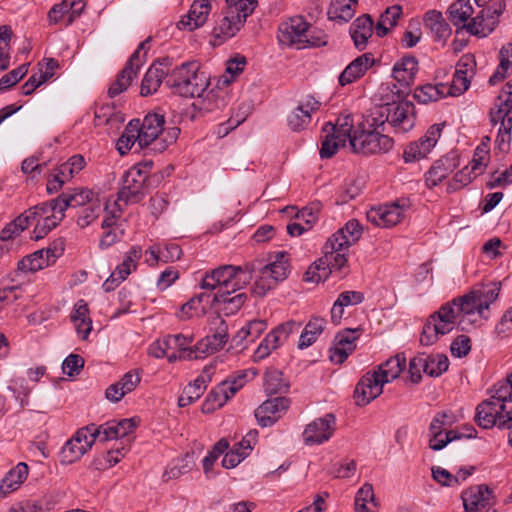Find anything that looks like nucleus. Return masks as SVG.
Returning <instances> with one entry per match:
<instances>
[{
	"mask_svg": "<svg viewBox=\"0 0 512 512\" xmlns=\"http://www.w3.org/2000/svg\"><path fill=\"white\" fill-rule=\"evenodd\" d=\"M28 68L25 64L13 69L0 79V91L4 92L16 85L27 73Z\"/></svg>",
	"mask_w": 512,
	"mask_h": 512,
	"instance_id": "nucleus-64",
	"label": "nucleus"
},
{
	"mask_svg": "<svg viewBox=\"0 0 512 512\" xmlns=\"http://www.w3.org/2000/svg\"><path fill=\"white\" fill-rule=\"evenodd\" d=\"M49 265L44 250L40 249L20 260L18 262V269L23 272H35Z\"/></svg>",
	"mask_w": 512,
	"mask_h": 512,
	"instance_id": "nucleus-49",
	"label": "nucleus"
},
{
	"mask_svg": "<svg viewBox=\"0 0 512 512\" xmlns=\"http://www.w3.org/2000/svg\"><path fill=\"white\" fill-rule=\"evenodd\" d=\"M448 94L449 92L447 90V84L427 83L415 89L414 98L419 103L427 104L430 102H436L446 96H449Z\"/></svg>",
	"mask_w": 512,
	"mask_h": 512,
	"instance_id": "nucleus-35",
	"label": "nucleus"
},
{
	"mask_svg": "<svg viewBox=\"0 0 512 512\" xmlns=\"http://www.w3.org/2000/svg\"><path fill=\"white\" fill-rule=\"evenodd\" d=\"M227 8L223 18L214 27L216 38L224 39L233 37L244 25L257 5L256 0H226Z\"/></svg>",
	"mask_w": 512,
	"mask_h": 512,
	"instance_id": "nucleus-6",
	"label": "nucleus"
},
{
	"mask_svg": "<svg viewBox=\"0 0 512 512\" xmlns=\"http://www.w3.org/2000/svg\"><path fill=\"white\" fill-rule=\"evenodd\" d=\"M29 226L30 222L27 219V215L22 213L4 226L0 232V240L3 242L12 240L19 236Z\"/></svg>",
	"mask_w": 512,
	"mask_h": 512,
	"instance_id": "nucleus-50",
	"label": "nucleus"
},
{
	"mask_svg": "<svg viewBox=\"0 0 512 512\" xmlns=\"http://www.w3.org/2000/svg\"><path fill=\"white\" fill-rule=\"evenodd\" d=\"M228 326L220 320L219 326L212 335H208L196 343V350L200 351L201 358L221 350L228 341Z\"/></svg>",
	"mask_w": 512,
	"mask_h": 512,
	"instance_id": "nucleus-27",
	"label": "nucleus"
},
{
	"mask_svg": "<svg viewBox=\"0 0 512 512\" xmlns=\"http://www.w3.org/2000/svg\"><path fill=\"white\" fill-rule=\"evenodd\" d=\"M256 270L255 262L246 263L243 266L222 265L206 272L200 287L204 290H217L212 296L211 304L221 305V310L225 314L232 315L241 309L247 300V295L241 292L230 297L231 293L248 285Z\"/></svg>",
	"mask_w": 512,
	"mask_h": 512,
	"instance_id": "nucleus-1",
	"label": "nucleus"
},
{
	"mask_svg": "<svg viewBox=\"0 0 512 512\" xmlns=\"http://www.w3.org/2000/svg\"><path fill=\"white\" fill-rule=\"evenodd\" d=\"M164 124V115L158 112L148 113L142 121L138 119L136 130L139 131V147H154L164 132Z\"/></svg>",
	"mask_w": 512,
	"mask_h": 512,
	"instance_id": "nucleus-18",
	"label": "nucleus"
},
{
	"mask_svg": "<svg viewBox=\"0 0 512 512\" xmlns=\"http://www.w3.org/2000/svg\"><path fill=\"white\" fill-rule=\"evenodd\" d=\"M373 20L370 15L358 17L350 26V35L357 49L363 50L373 34Z\"/></svg>",
	"mask_w": 512,
	"mask_h": 512,
	"instance_id": "nucleus-30",
	"label": "nucleus"
},
{
	"mask_svg": "<svg viewBox=\"0 0 512 512\" xmlns=\"http://www.w3.org/2000/svg\"><path fill=\"white\" fill-rule=\"evenodd\" d=\"M146 172L138 166L127 170L122 176V186L117 193V202L124 206L140 202L145 197Z\"/></svg>",
	"mask_w": 512,
	"mask_h": 512,
	"instance_id": "nucleus-13",
	"label": "nucleus"
},
{
	"mask_svg": "<svg viewBox=\"0 0 512 512\" xmlns=\"http://www.w3.org/2000/svg\"><path fill=\"white\" fill-rule=\"evenodd\" d=\"M171 60L169 58L157 59L145 73L140 87V94L143 97L155 93L164 79L167 80Z\"/></svg>",
	"mask_w": 512,
	"mask_h": 512,
	"instance_id": "nucleus-22",
	"label": "nucleus"
},
{
	"mask_svg": "<svg viewBox=\"0 0 512 512\" xmlns=\"http://www.w3.org/2000/svg\"><path fill=\"white\" fill-rule=\"evenodd\" d=\"M405 205L399 202L386 204L378 208H372L367 213V218L376 226L393 227L401 222L404 217Z\"/></svg>",
	"mask_w": 512,
	"mask_h": 512,
	"instance_id": "nucleus-24",
	"label": "nucleus"
},
{
	"mask_svg": "<svg viewBox=\"0 0 512 512\" xmlns=\"http://www.w3.org/2000/svg\"><path fill=\"white\" fill-rule=\"evenodd\" d=\"M152 38L148 37L142 41L137 49L132 53L124 68L118 74L115 81L108 88V95L114 98L126 91L131 85L134 78L137 76L140 68L146 62L147 53L150 49V42Z\"/></svg>",
	"mask_w": 512,
	"mask_h": 512,
	"instance_id": "nucleus-9",
	"label": "nucleus"
},
{
	"mask_svg": "<svg viewBox=\"0 0 512 512\" xmlns=\"http://www.w3.org/2000/svg\"><path fill=\"white\" fill-rule=\"evenodd\" d=\"M336 429V417L328 413L309 423L304 432L303 439L307 445L322 444L328 441Z\"/></svg>",
	"mask_w": 512,
	"mask_h": 512,
	"instance_id": "nucleus-19",
	"label": "nucleus"
},
{
	"mask_svg": "<svg viewBox=\"0 0 512 512\" xmlns=\"http://www.w3.org/2000/svg\"><path fill=\"white\" fill-rule=\"evenodd\" d=\"M385 105L376 108L366 120V130L383 134L386 131L385 125L388 119H385Z\"/></svg>",
	"mask_w": 512,
	"mask_h": 512,
	"instance_id": "nucleus-60",
	"label": "nucleus"
},
{
	"mask_svg": "<svg viewBox=\"0 0 512 512\" xmlns=\"http://www.w3.org/2000/svg\"><path fill=\"white\" fill-rule=\"evenodd\" d=\"M374 62L375 59L371 53L358 56L339 75V84L346 86L360 79L373 66Z\"/></svg>",
	"mask_w": 512,
	"mask_h": 512,
	"instance_id": "nucleus-26",
	"label": "nucleus"
},
{
	"mask_svg": "<svg viewBox=\"0 0 512 512\" xmlns=\"http://www.w3.org/2000/svg\"><path fill=\"white\" fill-rule=\"evenodd\" d=\"M290 406V399L286 397H274L264 401L256 410L255 417L261 427H270L274 425L281 413L285 412Z\"/></svg>",
	"mask_w": 512,
	"mask_h": 512,
	"instance_id": "nucleus-23",
	"label": "nucleus"
},
{
	"mask_svg": "<svg viewBox=\"0 0 512 512\" xmlns=\"http://www.w3.org/2000/svg\"><path fill=\"white\" fill-rule=\"evenodd\" d=\"M100 213L101 205L100 202L96 200L81 210L77 217V224L81 228H85L94 222L100 216Z\"/></svg>",
	"mask_w": 512,
	"mask_h": 512,
	"instance_id": "nucleus-62",
	"label": "nucleus"
},
{
	"mask_svg": "<svg viewBox=\"0 0 512 512\" xmlns=\"http://www.w3.org/2000/svg\"><path fill=\"white\" fill-rule=\"evenodd\" d=\"M187 458L188 456L171 462L163 473V480L167 482L188 473L191 470V465Z\"/></svg>",
	"mask_w": 512,
	"mask_h": 512,
	"instance_id": "nucleus-59",
	"label": "nucleus"
},
{
	"mask_svg": "<svg viewBox=\"0 0 512 512\" xmlns=\"http://www.w3.org/2000/svg\"><path fill=\"white\" fill-rule=\"evenodd\" d=\"M323 132H332L338 138H344L346 142L348 140L352 151L362 155L388 152L394 145V140L390 136L366 130L364 122H359L355 126L353 116L350 114L340 115L335 124L326 123Z\"/></svg>",
	"mask_w": 512,
	"mask_h": 512,
	"instance_id": "nucleus-3",
	"label": "nucleus"
},
{
	"mask_svg": "<svg viewBox=\"0 0 512 512\" xmlns=\"http://www.w3.org/2000/svg\"><path fill=\"white\" fill-rule=\"evenodd\" d=\"M418 71V61L413 56H405L393 67V77L403 87H409Z\"/></svg>",
	"mask_w": 512,
	"mask_h": 512,
	"instance_id": "nucleus-32",
	"label": "nucleus"
},
{
	"mask_svg": "<svg viewBox=\"0 0 512 512\" xmlns=\"http://www.w3.org/2000/svg\"><path fill=\"white\" fill-rule=\"evenodd\" d=\"M137 125L138 119H132L118 139L116 148L121 155L127 154L136 142L139 144V131L136 130Z\"/></svg>",
	"mask_w": 512,
	"mask_h": 512,
	"instance_id": "nucleus-46",
	"label": "nucleus"
},
{
	"mask_svg": "<svg viewBox=\"0 0 512 512\" xmlns=\"http://www.w3.org/2000/svg\"><path fill=\"white\" fill-rule=\"evenodd\" d=\"M169 342L171 345L170 349H174L180 352V357L183 360H193L201 358L199 350H196V344L190 347L193 338L190 336H184L182 334L169 335Z\"/></svg>",
	"mask_w": 512,
	"mask_h": 512,
	"instance_id": "nucleus-43",
	"label": "nucleus"
},
{
	"mask_svg": "<svg viewBox=\"0 0 512 512\" xmlns=\"http://www.w3.org/2000/svg\"><path fill=\"white\" fill-rule=\"evenodd\" d=\"M277 37L280 44L297 49L327 44V35L312 27L302 16H294L282 22L279 25Z\"/></svg>",
	"mask_w": 512,
	"mask_h": 512,
	"instance_id": "nucleus-4",
	"label": "nucleus"
},
{
	"mask_svg": "<svg viewBox=\"0 0 512 512\" xmlns=\"http://www.w3.org/2000/svg\"><path fill=\"white\" fill-rule=\"evenodd\" d=\"M64 217L65 214H58L52 217H44L43 219L38 220L33 229L31 238L35 241L43 239L52 229L60 224Z\"/></svg>",
	"mask_w": 512,
	"mask_h": 512,
	"instance_id": "nucleus-54",
	"label": "nucleus"
},
{
	"mask_svg": "<svg viewBox=\"0 0 512 512\" xmlns=\"http://www.w3.org/2000/svg\"><path fill=\"white\" fill-rule=\"evenodd\" d=\"M348 247L337 241L336 237H330L323 247V257L315 265V269L322 270V274H316L310 267L305 274L306 281L319 282L332 270H342L347 264L346 250Z\"/></svg>",
	"mask_w": 512,
	"mask_h": 512,
	"instance_id": "nucleus-8",
	"label": "nucleus"
},
{
	"mask_svg": "<svg viewBox=\"0 0 512 512\" xmlns=\"http://www.w3.org/2000/svg\"><path fill=\"white\" fill-rule=\"evenodd\" d=\"M498 123L500 126L495 143L500 152L507 153L510 150L512 121L500 117Z\"/></svg>",
	"mask_w": 512,
	"mask_h": 512,
	"instance_id": "nucleus-58",
	"label": "nucleus"
},
{
	"mask_svg": "<svg viewBox=\"0 0 512 512\" xmlns=\"http://www.w3.org/2000/svg\"><path fill=\"white\" fill-rule=\"evenodd\" d=\"M27 215L28 221L31 223L38 218L52 217L54 215L63 214L59 196L50 201L37 204L23 212Z\"/></svg>",
	"mask_w": 512,
	"mask_h": 512,
	"instance_id": "nucleus-38",
	"label": "nucleus"
},
{
	"mask_svg": "<svg viewBox=\"0 0 512 512\" xmlns=\"http://www.w3.org/2000/svg\"><path fill=\"white\" fill-rule=\"evenodd\" d=\"M125 206L121 203L115 201L114 208L109 211L108 205L105 206L106 216L102 221L101 228L102 229H125L123 226V222L120 220L121 214L123 212V208Z\"/></svg>",
	"mask_w": 512,
	"mask_h": 512,
	"instance_id": "nucleus-55",
	"label": "nucleus"
},
{
	"mask_svg": "<svg viewBox=\"0 0 512 512\" xmlns=\"http://www.w3.org/2000/svg\"><path fill=\"white\" fill-rule=\"evenodd\" d=\"M29 467L26 463L20 462L10 469L0 481V497L17 490L28 476Z\"/></svg>",
	"mask_w": 512,
	"mask_h": 512,
	"instance_id": "nucleus-31",
	"label": "nucleus"
},
{
	"mask_svg": "<svg viewBox=\"0 0 512 512\" xmlns=\"http://www.w3.org/2000/svg\"><path fill=\"white\" fill-rule=\"evenodd\" d=\"M476 174L468 167L465 166L460 171H458L453 177L452 181H450L447 185V192L454 193L459 189L467 186L472 182L473 179L476 178Z\"/></svg>",
	"mask_w": 512,
	"mask_h": 512,
	"instance_id": "nucleus-61",
	"label": "nucleus"
},
{
	"mask_svg": "<svg viewBox=\"0 0 512 512\" xmlns=\"http://www.w3.org/2000/svg\"><path fill=\"white\" fill-rule=\"evenodd\" d=\"M466 512H482L490 510L496 503L493 491L487 485L470 487L461 494Z\"/></svg>",
	"mask_w": 512,
	"mask_h": 512,
	"instance_id": "nucleus-20",
	"label": "nucleus"
},
{
	"mask_svg": "<svg viewBox=\"0 0 512 512\" xmlns=\"http://www.w3.org/2000/svg\"><path fill=\"white\" fill-rule=\"evenodd\" d=\"M199 63L188 61L174 69L169 68L165 84L171 91L185 98L200 97L208 88L209 82L203 72L199 71Z\"/></svg>",
	"mask_w": 512,
	"mask_h": 512,
	"instance_id": "nucleus-5",
	"label": "nucleus"
},
{
	"mask_svg": "<svg viewBox=\"0 0 512 512\" xmlns=\"http://www.w3.org/2000/svg\"><path fill=\"white\" fill-rule=\"evenodd\" d=\"M362 234V227L356 219L349 220L345 226L336 231L331 237H336L337 241L346 247L356 243Z\"/></svg>",
	"mask_w": 512,
	"mask_h": 512,
	"instance_id": "nucleus-44",
	"label": "nucleus"
},
{
	"mask_svg": "<svg viewBox=\"0 0 512 512\" xmlns=\"http://www.w3.org/2000/svg\"><path fill=\"white\" fill-rule=\"evenodd\" d=\"M356 5L357 0H333L328 11L329 18L347 22L354 16Z\"/></svg>",
	"mask_w": 512,
	"mask_h": 512,
	"instance_id": "nucleus-47",
	"label": "nucleus"
},
{
	"mask_svg": "<svg viewBox=\"0 0 512 512\" xmlns=\"http://www.w3.org/2000/svg\"><path fill=\"white\" fill-rule=\"evenodd\" d=\"M444 125V123L431 125L424 136L407 145L403 152L404 161L409 163L425 158L441 137Z\"/></svg>",
	"mask_w": 512,
	"mask_h": 512,
	"instance_id": "nucleus-16",
	"label": "nucleus"
},
{
	"mask_svg": "<svg viewBox=\"0 0 512 512\" xmlns=\"http://www.w3.org/2000/svg\"><path fill=\"white\" fill-rule=\"evenodd\" d=\"M385 119L396 133H406L415 126V105L410 101L385 104Z\"/></svg>",
	"mask_w": 512,
	"mask_h": 512,
	"instance_id": "nucleus-14",
	"label": "nucleus"
},
{
	"mask_svg": "<svg viewBox=\"0 0 512 512\" xmlns=\"http://www.w3.org/2000/svg\"><path fill=\"white\" fill-rule=\"evenodd\" d=\"M473 13V8L470 0H456L452 3L448 9V15L450 22L460 28L467 30V21L470 19Z\"/></svg>",
	"mask_w": 512,
	"mask_h": 512,
	"instance_id": "nucleus-37",
	"label": "nucleus"
},
{
	"mask_svg": "<svg viewBox=\"0 0 512 512\" xmlns=\"http://www.w3.org/2000/svg\"><path fill=\"white\" fill-rule=\"evenodd\" d=\"M456 309L450 302H446L431 314L423 326L420 335V343L423 346H430L436 343L439 336L450 333L456 325Z\"/></svg>",
	"mask_w": 512,
	"mask_h": 512,
	"instance_id": "nucleus-7",
	"label": "nucleus"
},
{
	"mask_svg": "<svg viewBox=\"0 0 512 512\" xmlns=\"http://www.w3.org/2000/svg\"><path fill=\"white\" fill-rule=\"evenodd\" d=\"M301 327V323L295 320H289L278 325L258 345L254 352V361H260L268 357L271 352L280 347L289 337L290 334L297 332Z\"/></svg>",
	"mask_w": 512,
	"mask_h": 512,
	"instance_id": "nucleus-15",
	"label": "nucleus"
},
{
	"mask_svg": "<svg viewBox=\"0 0 512 512\" xmlns=\"http://www.w3.org/2000/svg\"><path fill=\"white\" fill-rule=\"evenodd\" d=\"M289 272L288 254L286 252H278L275 255L274 261L259 268V275L254 282L253 292L258 296H264L279 282L285 280Z\"/></svg>",
	"mask_w": 512,
	"mask_h": 512,
	"instance_id": "nucleus-10",
	"label": "nucleus"
},
{
	"mask_svg": "<svg viewBox=\"0 0 512 512\" xmlns=\"http://www.w3.org/2000/svg\"><path fill=\"white\" fill-rule=\"evenodd\" d=\"M206 389V379L203 375L198 376L192 384L186 386L178 398L179 407H186L198 400Z\"/></svg>",
	"mask_w": 512,
	"mask_h": 512,
	"instance_id": "nucleus-45",
	"label": "nucleus"
},
{
	"mask_svg": "<svg viewBox=\"0 0 512 512\" xmlns=\"http://www.w3.org/2000/svg\"><path fill=\"white\" fill-rule=\"evenodd\" d=\"M211 295L207 293H201L192 297L189 301L183 304L178 312L177 316L180 320H188L192 317H200L206 313V307L202 305L204 301L208 302Z\"/></svg>",
	"mask_w": 512,
	"mask_h": 512,
	"instance_id": "nucleus-42",
	"label": "nucleus"
},
{
	"mask_svg": "<svg viewBox=\"0 0 512 512\" xmlns=\"http://www.w3.org/2000/svg\"><path fill=\"white\" fill-rule=\"evenodd\" d=\"M506 8L505 1L499 0L491 7L482 9L467 25V31L473 35L487 36L498 24V18Z\"/></svg>",
	"mask_w": 512,
	"mask_h": 512,
	"instance_id": "nucleus-17",
	"label": "nucleus"
},
{
	"mask_svg": "<svg viewBox=\"0 0 512 512\" xmlns=\"http://www.w3.org/2000/svg\"><path fill=\"white\" fill-rule=\"evenodd\" d=\"M264 390L268 395L283 394L289 391L290 384L277 369H268L264 374Z\"/></svg>",
	"mask_w": 512,
	"mask_h": 512,
	"instance_id": "nucleus-41",
	"label": "nucleus"
},
{
	"mask_svg": "<svg viewBox=\"0 0 512 512\" xmlns=\"http://www.w3.org/2000/svg\"><path fill=\"white\" fill-rule=\"evenodd\" d=\"M448 367L449 359L445 354L419 352L409 363L410 380L418 384L422 379L421 372L430 377H438L446 372Z\"/></svg>",
	"mask_w": 512,
	"mask_h": 512,
	"instance_id": "nucleus-12",
	"label": "nucleus"
},
{
	"mask_svg": "<svg viewBox=\"0 0 512 512\" xmlns=\"http://www.w3.org/2000/svg\"><path fill=\"white\" fill-rule=\"evenodd\" d=\"M231 397L225 390V385L221 383L214 389H212L204 403L202 404V412L210 413L214 410L221 408Z\"/></svg>",
	"mask_w": 512,
	"mask_h": 512,
	"instance_id": "nucleus-48",
	"label": "nucleus"
},
{
	"mask_svg": "<svg viewBox=\"0 0 512 512\" xmlns=\"http://www.w3.org/2000/svg\"><path fill=\"white\" fill-rule=\"evenodd\" d=\"M324 133L325 136L321 142L319 153L322 159H328L333 157L340 147L345 146L346 141H344V138H338V136L332 132Z\"/></svg>",
	"mask_w": 512,
	"mask_h": 512,
	"instance_id": "nucleus-53",
	"label": "nucleus"
},
{
	"mask_svg": "<svg viewBox=\"0 0 512 512\" xmlns=\"http://www.w3.org/2000/svg\"><path fill=\"white\" fill-rule=\"evenodd\" d=\"M490 393V398L476 407L475 421L484 429L497 426L509 430L507 442L512 447V373L494 384Z\"/></svg>",
	"mask_w": 512,
	"mask_h": 512,
	"instance_id": "nucleus-2",
	"label": "nucleus"
},
{
	"mask_svg": "<svg viewBox=\"0 0 512 512\" xmlns=\"http://www.w3.org/2000/svg\"><path fill=\"white\" fill-rule=\"evenodd\" d=\"M500 117L512 121V100L508 97H504V94L498 95L495 102V109L490 111V122L496 125Z\"/></svg>",
	"mask_w": 512,
	"mask_h": 512,
	"instance_id": "nucleus-52",
	"label": "nucleus"
},
{
	"mask_svg": "<svg viewBox=\"0 0 512 512\" xmlns=\"http://www.w3.org/2000/svg\"><path fill=\"white\" fill-rule=\"evenodd\" d=\"M101 430L91 424L80 428L63 446L60 457L64 464H72L79 460L95 443Z\"/></svg>",
	"mask_w": 512,
	"mask_h": 512,
	"instance_id": "nucleus-11",
	"label": "nucleus"
},
{
	"mask_svg": "<svg viewBox=\"0 0 512 512\" xmlns=\"http://www.w3.org/2000/svg\"><path fill=\"white\" fill-rule=\"evenodd\" d=\"M94 193L87 188L75 189L73 192H65L59 195L60 204L63 213L69 207H80L89 205L93 200Z\"/></svg>",
	"mask_w": 512,
	"mask_h": 512,
	"instance_id": "nucleus-36",
	"label": "nucleus"
},
{
	"mask_svg": "<svg viewBox=\"0 0 512 512\" xmlns=\"http://www.w3.org/2000/svg\"><path fill=\"white\" fill-rule=\"evenodd\" d=\"M88 314V305L84 300H79L75 304L74 310L71 314V320L74 323H77L78 321H82V323H84L83 339H86L92 330V321Z\"/></svg>",
	"mask_w": 512,
	"mask_h": 512,
	"instance_id": "nucleus-57",
	"label": "nucleus"
},
{
	"mask_svg": "<svg viewBox=\"0 0 512 512\" xmlns=\"http://www.w3.org/2000/svg\"><path fill=\"white\" fill-rule=\"evenodd\" d=\"M424 26L431 31L436 41L445 42L451 35V28L439 11H428L424 17Z\"/></svg>",
	"mask_w": 512,
	"mask_h": 512,
	"instance_id": "nucleus-33",
	"label": "nucleus"
},
{
	"mask_svg": "<svg viewBox=\"0 0 512 512\" xmlns=\"http://www.w3.org/2000/svg\"><path fill=\"white\" fill-rule=\"evenodd\" d=\"M311 121V115L306 112V110H302L299 106H297L287 118L288 126L293 131H301L307 127V125Z\"/></svg>",
	"mask_w": 512,
	"mask_h": 512,
	"instance_id": "nucleus-63",
	"label": "nucleus"
},
{
	"mask_svg": "<svg viewBox=\"0 0 512 512\" xmlns=\"http://www.w3.org/2000/svg\"><path fill=\"white\" fill-rule=\"evenodd\" d=\"M449 302L456 309L457 316L460 314L469 316L474 313H478L480 317L487 318V316L484 314L485 310L483 306L480 305L481 303L478 301V298L473 290L463 295L462 297H456Z\"/></svg>",
	"mask_w": 512,
	"mask_h": 512,
	"instance_id": "nucleus-34",
	"label": "nucleus"
},
{
	"mask_svg": "<svg viewBox=\"0 0 512 512\" xmlns=\"http://www.w3.org/2000/svg\"><path fill=\"white\" fill-rule=\"evenodd\" d=\"M368 503H372L374 506H376L373 486L369 483H365L356 493L355 511L371 512L367 506Z\"/></svg>",
	"mask_w": 512,
	"mask_h": 512,
	"instance_id": "nucleus-56",
	"label": "nucleus"
},
{
	"mask_svg": "<svg viewBox=\"0 0 512 512\" xmlns=\"http://www.w3.org/2000/svg\"><path fill=\"white\" fill-rule=\"evenodd\" d=\"M501 289L500 282H491L486 285H482L479 288L473 289L475 292L480 305L483 306L484 310L489 309V306L498 298Z\"/></svg>",
	"mask_w": 512,
	"mask_h": 512,
	"instance_id": "nucleus-51",
	"label": "nucleus"
},
{
	"mask_svg": "<svg viewBox=\"0 0 512 512\" xmlns=\"http://www.w3.org/2000/svg\"><path fill=\"white\" fill-rule=\"evenodd\" d=\"M138 425L136 418L122 419L119 422L111 421L97 426L101 430V441L123 438L129 435Z\"/></svg>",
	"mask_w": 512,
	"mask_h": 512,
	"instance_id": "nucleus-29",
	"label": "nucleus"
},
{
	"mask_svg": "<svg viewBox=\"0 0 512 512\" xmlns=\"http://www.w3.org/2000/svg\"><path fill=\"white\" fill-rule=\"evenodd\" d=\"M211 11V0H195L187 15L183 16L177 23L179 29L193 31L207 21Z\"/></svg>",
	"mask_w": 512,
	"mask_h": 512,
	"instance_id": "nucleus-25",
	"label": "nucleus"
},
{
	"mask_svg": "<svg viewBox=\"0 0 512 512\" xmlns=\"http://www.w3.org/2000/svg\"><path fill=\"white\" fill-rule=\"evenodd\" d=\"M457 157L455 155H447L436 161L426 174V184L429 188L437 186L442 182L450 172L457 166Z\"/></svg>",
	"mask_w": 512,
	"mask_h": 512,
	"instance_id": "nucleus-28",
	"label": "nucleus"
},
{
	"mask_svg": "<svg viewBox=\"0 0 512 512\" xmlns=\"http://www.w3.org/2000/svg\"><path fill=\"white\" fill-rule=\"evenodd\" d=\"M405 366V357L401 354H397L381 364L375 372L382 378L383 382L389 383L400 375Z\"/></svg>",
	"mask_w": 512,
	"mask_h": 512,
	"instance_id": "nucleus-40",
	"label": "nucleus"
},
{
	"mask_svg": "<svg viewBox=\"0 0 512 512\" xmlns=\"http://www.w3.org/2000/svg\"><path fill=\"white\" fill-rule=\"evenodd\" d=\"M382 378L375 372L366 373L357 383L354 398L358 406H366L383 392Z\"/></svg>",
	"mask_w": 512,
	"mask_h": 512,
	"instance_id": "nucleus-21",
	"label": "nucleus"
},
{
	"mask_svg": "<svg viewBox=\"0 0 512 512\" xmlns=\"http://www.w3.org/2000/svg\"><path fill=\"white\" fill-rule=\"evenodd\" d=\"M325 326L326 320L324 318L318 316L312 317L300 335L298 347L303 349L311 346L323 332Z\"/></svg>",
	"mask_w": 512,
	"mask_h": 512,
	"instance_id": "nucleus-39",
	"label": "nucleus"
}]
</instances>
